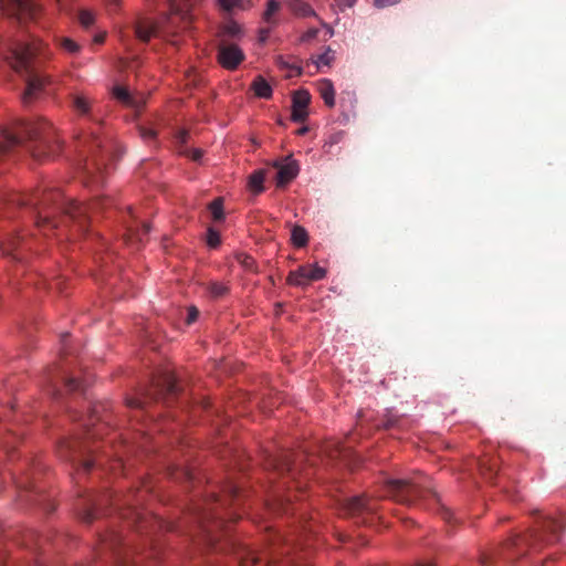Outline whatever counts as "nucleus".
<instances>
[{"label":"nucleus","mask_w":566,"mask_h":566,"mask_svg":"<svg viewBox=\"0 0 566 566\" xmlns=\"http://www.w3.org/2000/svg\"><path fill=\"white\" fill-rule=\"evenodd\" d=\"M9 201L11 205L30 207L35 226L42 230L59 229V216L61 221H73L82 232L87 229L90 218L94 217L108 202L106 198H98L90 205H80L73 200H65L56 189L35 190L32 193H13Z\"/></svg>","instance_id":"obj_1"},{"label":"nucleus","mask_w":566,"mask_h":566,"mask_svg":"<svg viewBox=\"0 0 566 566\" xmlns=\"http://www.w3.org/2000/svg\"><path fill=\"white\" fill-rule=\"evenodd\" d=\"M27 143L34 157L54 155L59 147L54 128L44 119L20 120L0 129V156Z\"/></svg>","instance_id":"obj_2"},{"label":"nucleus","mask_w":566,"mask_h":566,"mask_svg":"<svg viewBox=\"0 0 566 566\" xmlns=\"http://www.w3.org/2000/svg\"><path fill=\"white\" fill-rule=\"evenodd\" d=\"M303 461L304 455H296L294 459L290 452H283V454L269 460L270 468L282 479L274 491L272 502H270L271 509L277 513H294L296 510L293 504V493L291 491L285 493V490L289 483H294L297 492L303 490L304 483L301 482L298 476L303 475L304 479H308L311 475L308 470L303 472Z\"/></svg>","instance_id":"obj_3"},{"label":"nucleus","mask_w":566,"mask_h":566,"mask_svg":"<svg viewBox=\"0 0 566 566\" xmlns=\"http://www.w3.org/2000/svg\"><path fill=\"white\" fill-rule=\"evenodd\" d=\"M72 105L75 112L80 116H87L94 127L83 128L76 136L78 146L87 148L91 153V157L86 159L83 167L84 172L90 182H99L102 179V171L105 166L103 159H98L95 156V149L103 147V140L98 135L101 126L99 119L92 114V102L85 94H74L72 96Z\"/></svg>","instance_id":"obj_4"},{"label":"nucleus","mask_w":566,"mask_h":566,"mask_svg":"<svg viewBox=\"0 0 566 566\" xmlns=\"http://www.w3.org/2000/svg\"><path fill=\"white\" fill-rule=\"evenodd\" d=\"M387 497L396 500L403 505H417L422 500L432 499L438 505L441 516L451 522L453 513L447 506L440 503L438 494L434 492L431 480L428 475L416 474L408 479L388 480L385 486Z\"/></svg>","instance_id":"obj_5"},{"label":"nucleus","mask_w":566,"mask_h":566,"mask_svg":"<svg viewBox=\"0 0 566 566\" xmlns=\"http://www.w3.org/2000/svg\"><path fill=\"white\" fill-rule=\"evenodd\" d=\"M39 51L40 46L36 43L14 42L9 45V53L6 55L12 67L24 75L25 91L22 94V102L25 105L39 97L48 83V77L33 67V60Z\"/></svg>","instance_id":"obj_6"},{"label":"nucleus","mask_w":566,"mask_h":566,"mask_svg":"<svg viewBox=\"0 0 566 566\" xmlns=\"http://www.w3.org/2000/svg\"><path fill=\"white\" fill-rule=\"evenodd\" d=\"M565 527L566 516H564V514H558L557 516H542L531 532L512 537L507 546L509 548H516L517 554L538 552L543 546L559 541Z\"/></svg>","instance_id":"obj_7"},{"label":"nucleus","mask_w":566,"mask_h":566,"mask_svg":"<svg viewBox=\"0 0 566 566\" xmlns=\"http://www.w3.org/2000/svg\"><path fill=\"white\" fill-rule=\"evenodd\" d=\"M59 453L83 472H90L97 463L95 459L91 458L92 449L88 447L87 440L77 439V437L63 440L59 444Z\"/></svg>","instance_id":"obj_8"},{"label":"nucleus","mask_w":566,"mask_h":566,"mask_svg":"<svg viewBox=\"0 0 566 566\" xmlns=\"http://www.w3.org/2000/svg\"><path fill=\"white\" fill-rule=\"evenodd\" d=\"M179 385L174 375H166L160 381L156 382L151 392H148L144 398H128L127 406L135 409H145L147 402L153 399H158L160 396L177 395Z\"/></svg>","instance_id":"obj_9"},{"label":"nucleus","mask_w":566,"mask_h":566,"mask_svg":"<svg viewBox=\"0 0 566 566\" xmlns=\"http://www.w3.org/2000/svg\"><path fill=\"white\" fill-rule=\"evenodd\" d=\"M247 55L238 44L229 42L227 39H221L217 46V62L223 66L224 70L235 71L239 65L243 63Z\"/></svg>","instance_id":"obj_10"},{"label":"nucleus","mask_w":566,"mask_h":566,"mask_svg":"<svg viewBox=\"0 0 566 566\" xmlns=\"http://www.w3.org/2000/svg\"><path fill=\"white\" fill-rule=\"evenodd\" d=\"M0 9L18 18H34L39 10L35 0H0Z\"/></svg>","instance_id":"obj_11"},{"label":"nucleus","mask_w":566,"mask_h":566,"mask_svg":"<svg viewBox=\"0 0 566 566\" xmlns=\"http://www.w3.org/2000/svg\"><path fill=\"white\" fill-rule=\"evenodd\" d=\"M167 4L169 13L167 15L168 24L176 25L180 22V28L186 29L191 24V15L189 8L186 4H181L180 0H164Z\"/></svg>","instance_id":"obj_12"},{"label":"nucleus","mask_w":566,"mask_h":566,"mask_svg":"<svg viewBox=\"0 0 566 566\" xmlns=\"http://www.w3.org/2000/svg\"><path fill=\"white\" fill-rule=\"evenodd\" d=\"M29 241L23 237L11 235L8 239L1 241L0 250L3 255H10L14 260H22L23 250L28 248Z\"/></svg>","instance_id":"obj_13"},{"label":"nucleus","mask_w":566,"mask_h":566,"mask_svg":"<svg viewBox=\"0 0 566 566\" xmlns=\"http://www.w3.org/2000/svg\"><path fill=\"white\" fill-rule=\"evenodd\" d=\"M275 167L277 168V175H276V185L277 187H283L285 184L290 182V180H293L296 178L300 166L297 161H294V159H286L285 163H275Z\"/></svg>","instance_id":"obj_14"},{"label":"nucleus","mask_w":566,"mask_h":566,"mask_svg":"<svg viewBox=\"0 0 566 566\" xmlns=\"http://www.w3.org/2000/svg\"><path fill=\"white\" fill-rule=\"evenodd\" d=\"M113 96L116 97L118 102H122L127 106L142 107L145 105V99H143V97L134 96V94H132L129 90L125 88V86H114Z\"/></svg>","instance_id":"obj_15"},{"label":"nucleus","mask_w":566,"mask_h":566,"mask_svg":"<svg viewBox=\"0 0 566 566\" xmlns=\"http://www.w3.org/2000/svg\"><path fill=\"white\" fill-rule=\"evenodd\" d=\"M344 507L348 514L358 515L365 511H373V506L365 496H354L346 500Z\"/></svg>","instance_id":"obj_16"},{"label":"nucleus","mask_w":566,"mask_h":566,"mask_svg":"<svg viewBox=\"0 0 566 566\" xmlns=\"http://www.w3.org/2000/svg\"><path fill=\"white\" fill-rule=\"evenodd\" d=\"M240 489L235 483L229 482L226 484L223 489V495L216 496V494L212 495V502L219 503L220 505L224 506L228 502H234V500H238L240 496Z\"/></svg>","instance_id":"obj_17"},{"label":"nucleus","mask_w":566,"mask_h":566,"mask_svg":"<svg viewBox=\"0 0 566 566\" xmlns=\"http://www.w3.org/2000/svg\"><path fill=\"white\" fill-rule=\"evenodd\" d=\"M142 502L139 493H129L124 500L123 505H128L129 509L123 513L124 517H128L132 514L135 522L142 521V513L137 511L138 503Z\"/></svg>","instance_id":"obj_18"},{"label":"nucleus","mask_w":566,"mask_h":566,"mask_svg":"<svg viewBox=\"0 0 566 566\" xmlns=\"http://www.w3.org/2000/svg\"><path fill=\"white\" fill-rule=\"evenodd\" d=\"M157 33V27L151 21L143 20L135 25L136 36L147 43Z\"/></svg>","instance_id":"obj_19"},{"label":"nucleus","mask_w":566,"mask_h":566,"mask_svg":"<svg viewBox=\"0 0 566 566\" xmlns=\"http://www.w3.org/2000/svg\"><path fill=\"white\" fill-rule=\"evenodd\" d=\"M150 224L149 223H140V228L137 224L127 226L126 240L129 242L144 241V238L149 233Z\"/></svg>","instance_id":"obj_20"},{"label":"nucleus","mask_w":566,"mask_h":566,"mask_svg":"<svg viewBox=\"0 0 566 566\" xmlns=\"http://www.w3.org/2000/svg\"><path fill=\"white\" fill-rule=\"evenodd\" d=\"M251 88L254 91L258 97L270 98L273 94L272 86L262 77V75H258L256 78L252 82Z\"/></svg>","instance_id":"obj_21"},{"label":"nucleus","mask_w":566,"mask_h":566,"mask_svg":"<svg viewBox=\"0 0 566 566\" xmlns=\"http://www.w3.org/2000/svg\"><path fill=\"white\" fill-rule=\"evenodd\" d=\"M54 42L57 48L71 55H76V53H80L81 51V44L75 42V40L70 39V36L57 35L55 36Z\"/></svg>","instance_id":"obj_22"},{"label":"nucleus","mask_w":566,"mask_h":566,"mask_svg":"<svg viewBox=\"0 0 566 566\" xmlns=\"http://www.w3.org/2000/svg\"><path fill=\"white\" fill-rule=\"evenodd\" d=\"M318 91L327 106L335 105V90L332 82L328 81V78H324L322 82L318 83Z\"/></svg>","instance_id":"obj_23"},{"label":"nucleus","mask_w":566,"mask_h":566,"mask_svg":"<svg viewBox=\"0 0 566 566\" xmlns=\"http://www.w3.org/2000/svg\"><path fill=\"white\" fill-rule=\"evenodd\" d=\"M280 7L281 4L276 0L268 1V7L263 13V21L266 22L270 25V28H273V25H275L276 22H279L277 12L280 10Z\"/></svg>","instance_id":"obj_24"},{"label":"nucleus","mask_w":566,"mask_h":566,"mask_svg":"<svg viewBox=\"0 0 566 566\" xmlns=\"http://www.w3.org/2000/svg\"><path fill=\"white\" fill-rule=\"evenodd\" d=\"M265 171L255 170L249 176L248 186L254 193H262L264 190Z\"/></svg>","instance_id":"obj_25"},{"label":"nucleus","mask_w":566,"mask_h":566,"mask_svg":"<svg viewBox=\"0 0 566 566\" xmlns=\"http://www.w3.org/2000/svg\"><path fill=\"white\" fill-rule=\"evenodd\" d=\"M289 6L292 12L300 17H313L315 14L311 4L304 0H290Z\"/></svg>","instance_id":"obj_26"},{"label":"nucleus","mask_w":566,"mask_h":566,"mask_svg":"<svg viewBox=\"0 0 566 566\" xmlns=\"http://www.w3.org/2000/svg\"><path fill=\"white\" fill-rule=\"evenodd\" d=\"M287 282L291 284H296V286H303V284H307V266H300L295 271H292L287 276Z\"/></svg>","instance_id":"obj_27"},{"label":"nucleus","mask_w":566,"mask_h":566,"mask_svg":"<svg viewBox=\"0 0 566 566\" xmlns=\"http://www.w3.org/2000/svg\"><path fill=\"white\" fill-rule=\"evenodd\" d=\"M221 35L228 40V38H240L243 35V31L240 24L237 23V21H228L223 25V29L221 31Z\"/></svg>","instance_id":"obj_28"},{"label":"nucleus","mask_w":566,"mask_h":566,"mask_svg":"<svg viewBox=\"0 0 566 566\" xmlns=\"http://www.w3.org/2000/svg\"><path fill=\"white\" fill-rule=\"evenodd\" d=\"M292 241L298 248L306 245L308 241V233L306 229L302 228V226H294L292 230Z\"/></svg>","instance_id":"obj_29"},{"label":"nucleus","mask_w":566,"mask_h":566,"mask_svg":"<svg viewBox=\"0 0 566 566\" xmlns=\"http://www.w3.org/2000/svg\"><path fill=\"white\" fill-rule=\"evenodd\" d=\"M311 102V94L306 90L295 91L293 95V104L295 107H300L301 109H307V106Z\"/></svg>","instance_id":"obj_30"},{"label":"nucleus","mask_w":566,"mask_h":566,"mask_svg":"<svg viewBox=\"0 0 566 566\" xmlns=\"http://www.w3.org/2000/svg\"><path fill=\"white\" fill-rule=\"evenodd\" d=\"M209 210L214 221L224 220V205L222 198H216L210 205Z\"/></svg>","instance_id":"obj_31"},{"label":"nucleus","mask_w":566,"mask_h":566,"mask_svg":"<svg viewBox=\"0 0 566 566\" xmlns=\"http://www.w3.org/2000/svg\"><path fill=\"white\" fill-rule=\"evenodd\" d=\"M18 436L11 431H8L3 437H0V448L3 452L10 453V451L15 448Z\"/></svg>","instance_id":"obj_32"},{"label":"nucleus","mask_w":566,"mask_h":566,"mask_svg":"<svg viewBox=\"0 0 566 566\" xmlns=\"http://www.w3.org/2000/svg\"><path fill=\"white\" fill-rule=\"evenodd\" d=\"M276 64L282 70H287L289 75H300L302 72V69L300 65H296V63H290L286 59L283 57V55H279L276 59Z\"/></svg>","instance_id":"obj_33"},{"label":"nucleus","mask_w":566,"mask_h":566,"mask_svg":"<svg viewBox=\"0 0 566 566\" xmlns=\"http://www.w3.org/2000/svg\"><path fill=\"white\" fill-rule=\"evenodd\" d=\"M218 3L227 12L235 9H247V0H218Z\"/></svg>","instance_id":"obj_34"},{"label":"nucleus","mask_w":566,"mask_h":566,"mask_svg":"<svg viewBox=\"0 0 566 566\" xmlns=\"http://www.w3.org/2000/svg\"><path fill=\"white\" fill-rule=\"evenodd\" d=\"M208 290L212 297H223V295H226L227 292H229L228 286L221 282H210L208 284Z\"/></svg>","instance_id":"obj_35"},{"label":"nucleus","mask_w":566,"mask_h":566,"mask_svg":"<svg viewBox=\"0 0 566 566\" xmlns=\"http://www.w3.org/2000/svg\"><path fill=\"white\" fill-rule=\"evenodd\" d=\"M326 274V270L322 266L317 265H308L307 266V283L314 282V280L324 279Z\"/></svg>","instance_id":"obj_36"},{"label":"nucleus","mask_w":566,"mask_h":566,"mask_svg":"<svg viewBox=\"0 0 566 566\" xmlns=\"http://www.w3.org/2000/svg\"><path fill=\"white\" fill-rule=\"evenodd\" d=\"M334 59V51L329 50V48L322 52V54H318L315 59V62L317 66H329Z\"/></svg>","instance_id":"obj_37"},{"label":"nucleus","mask_w":566,"mask_h":566,"mask_svg":"<svg viewBox=\"0 0 566 566\" xmlns=\"http://www.w3.org/2000/svg\"><path fill=\"white\" fill-rule=\"evenodd\" d=\"M137 130H138L142 139H144L145 142L156 140L158 133L156 130H154V128L145 127V125H139Z\"/></svg>","instance_id":"obj_38"},{"label":"nucleus","mask_w":566,"mask_h":566,"mask_svg":"<svg viewBox=\"0 0 566 566\" xmlns=\"http://www.w3.org/2000/svg\"><path fill=\"white\" fill-rule=\"evenodd\" d=\"M245 556H240L242 566H251L261 563V556L254 552H244Z\"/></svg>","instance_id":"obj_39"},{"label":"nucleus","mask_w":566,"mask_h":566,"mask_svg":"<svg viewBox=\"0 0 566 566\" xmlns=\"http://www.w3.org/2000/svg\"><path fill=\"white\" fill-rule=\"evenodd\" d=\"M64 385L70 391L83 390L84 388V381L74 377H65Z\"/></svg>","instance_id":"obj_40"},{"label":"nucleus","mask_w":566,"mask_h":566,"mask_svg":"<svg viewBox=\"0 0 566 566\" xmlns=\"http://www.w3.org/2000/svg\"><path fill=\"white\" fill-rule=\"evenodd\" d=\"M207 242L210 248H218L221 242V237L218 231L213 228H209L207 231Z\"/></svg>","instance_id":"obj_41"},{"label":"nucleus","mask_w":566,"mask_h":566,"mask_svg":"<svg viewBox=\"0 0 566 566\" xmlns=\"http://www.w3.org/2000/svg\"><path fill=\"white\" fill-rule=\"evenodd\" d=\"M188 137H189V133L188 130H180L177 133L176 135V139H177V143H178V150L181 155H188L186 149H185V145L188 140Z\"/></svg>","instance_id":"obj_42"},{"label":"nucleus","mask_w":566,"mask_h":566,"mask_svg":"<svg viewBox=\"0 0 566 566\" xmlns=\"http://www.w3.org/2000/svg\"><path fill=\"white\" fill-rule=\"evenodd\" d=\"M78 21L85 28H90V25H92L93 22H95V17L90 11H81L78 14Z\"/></svg>","instance_id":"obj_43"},{"label":"nucleus","mask_w":566,"mask_h":566,"mask_svg":"<svg viewBox=\"0 0 566 566\" xmlns=\"http://www.w3.org/2000/svg\"><path fill=\"white\" fill-rule=\"evenodd\" d=\"M208 518H214L217 524L218 525H221V518H220V514L217 512V510L214 509V506H209L208 510H206L202 515H201V520L202 521H208Z\"/></svg>","instance_id":"obj_44"},{"label":"nucleus","mask_w":566,"mask_h":566,"mask_svg":"<svg viewBox=\"0 0 566 566\" xmlns=\"http://www.w3.org/2000/svg\"><path fill=\"white\" fill-rule=\"evenodd\" d=\"M307 116H308L307 109L295 108V106L293 104L292 120L304 122V120H306Z\"/></svg>","instance_id":"obj_45"},{"label":"nucleus","mask_w":566,"mask_h":566,"mask_svg":"<svg viewBox=\"0 0 566 566\" xmlns=\"http://www.w3.org/2000/svg\"><path fill=\"white\" fill-rule=\"evenodd\" d=\"M479 464H480L481 471H483L484 474H489L490 479H491V476L494 475V473L496 471V463L489 464V467H488L485 460H481L479 462Z\"/></svg>","instance_id":"obj_46"},{"label":"nucleus","mask_w":566,"mask_h":566,"mask_svg":"<svg viewBox=\"0 0 566 566\" xmlns=\"http://www.w3.org/2000/svg\"><path fill=\"white\" fill-rule=\"evenodd\" d=\"M11 475H12V480L17 488H19L20 490H29L30 483H29L28 478H19L18 479L15 476V474H11Z\"/></svg>","instance_id":"obj_47"},{"label":"nucleus","mask_w":566,"mask_h":566,"mask_svg":"<svg viewBox=\"0 0 566 566\" xmlns=\"http://www.w3.org/2000/svg\"><path fill=\"white\" fill-rule=\"evenodd\" d=\"M198 315H199V311H198L197 306H190L187 311L186 323L189 325L193 324V322H196V319L198 318Z\"/></svg>","instance_id":"obj_48"},{"label":"nucleus","mask_w":566,"mask_h":566,"mask_svg":"<svg viewBox=\"0 0 566 566\" xmlns=\"http://www.w3.org/2000/svg\"><path fill=\"white\" fill-rule=\"evenodd\" d=\"M270 541L273 546L287 545L285 537L280 535V533H272L270 536Z\"/></svg>","instance_id":"obj_49"},{"label":"nucleus","mask_w":566,"mask_h":566,"mask_svg":"<svg viewBox=\"0 0 566 566\" xmlns=\"http://www.w3.org/2000/svg\"><path fill=\"white\" fill-rule=\"evenodd\" d=\"M91 505H92V510H87L84 515V518L86 522H92L93 518H95V516H96L97 502L91 501Z\"/></svg>","instance_id":"obj_50"},{"label":"nucleus","mask_w":566,"mask_h":566,"mask_svg":"<svg viewBox=\"0 0 566 566\" xmlns=\"http://www.w3.org/2000/svg\"><path fill=\"white\" fill-rule=\"evenodd\" d=\"M237 259L239 260L240 263H242L243 266L245 268H252L253 264H254V260L251 258V255H247V254H239L237 256Z\"/></svg>","instance_id":"obj_51"},{"label":"nucleus","mask_w":566,"mask_h":566,"mask_svg":"<svg viewBox=\"0 0 566 566\" xmlns=\"http://www.w3.org/2000/svg\"><path fill=\"white\" fill-rule=\"evenodd\" d=\"M271 27L270 24H268L266 28H261L260 31H259V42L260 43H265L266 40H269L270 38V33H271Z\"/></svg>","instance_id":"obj_52"},{"label":"nucleus","mask_w":566,"mask_h":566,"mask_svg":"<svg viewBox=\"0 0 566 566\" xmlns=\"http://www.w3.org/2000/svg\"><path fill=\"white\" fill-rule=\"evenodd\" d=\"M189 156L192 160H196V163H199L200 159L203 157V151L200 150V148H195L192 151H190Z\"/></svg>","instance_id":"obj_53"},{"label":"nucleus","mask_w":566,"mask_h":566,"mask_svg":"<svg viewBox=\"0 0 566 566\" xmlns=\"http://www.w3.org/2000/svg\"><path fill=\"white\" fill-rule=\"evenodd\" d=\"M397 2H399V0H374V4L377 7L392 6V3Z\"/></svg>","instance_id":"obj_54"},{"label":"nucleus","mask_w":566,"mask_h":566,"mask_svg":"<svg viewBox=\"0 0 566 566\" xmlns=\"http://www.w3.org/2000/svg\"><path fill=\"white\" fill-rule=\"evenodd\" d=\"M481 564L486 565V566H492L493 565V556L486 555V553H484L483 555H481Z\"/></svg>","instance_id":"obj_55"},{"label":"nucleus","mask_w":566,"mask_h":566,"mask_svg":"<svg viewBox=\"0 0 566 566\" xmlns=\"http://www.w3.org/2000/svg\"><path fill=\"white\" fill-rule=\"evenodd\" d=\"M356 0H336L337 4L340 7H352L354 6Z\"/></svg>","instance_id":"obj_56"},{"label":"nucleus","mask_w":566,"mask_h":566,"mask_svg":"<svg viewBox=\"0 0 566 566\" xmlns=\"http://www.w3.org/2000/svg\"><path fill=\"white\" fill-rule=\"evenodd\" d=\"M556 556H549L547 559H544L541 566H553V564L556 563Z\"/></svg>","instance_id":"obj_57"},{"label":"nucleus","mask_w":566,"mask_h":566,"mask_svg":"<svg viewBox=\"0 0 566 566\" xmlns=\"http://www.w3.org/2000/svg\"><path fill=\"white\" fill-rule=\"evenodd\" d=\"M111 501L113 503V505H116V506H122V502L119 501V499H116L114 496H111Z\"/></svg>","instance_id":"obj_58"},{"label":"nucleus","mask_w":566,"mask_h":566,"mask_svg":"<svg viewBox=\"0 0 566 566\" xmlns=\"http://www.w3.org/2000/svg\"><path fill=\"white\" fill-rule=\"evenodd\" d=\"M104 40H105V35H96L95 36L96 43H103Z\"/></svg>","instance_id":"obj_59"},{"label":"nucleus","mask_w":566,"mask_h":566,"mask_svg":"<svg viewBox=\"0 0 566 566\" xmlns=\"http://www.w3.org/2000/svg\"><path fill=\"white\" fill-rule=\"evenodd\" d=\"M306 132H308L307 127H302L297 129V134H305Z\"/></svg>","instance_id":"obj_60"},{"label":"nucleus","mask_w":566,"mask_h":566,"mask_svg":"<svg viewBox=\"0 0 566 566\" xmlns=\"http://www.w3.org/2000/svg\"><path fill=\"white\" fill-rule=\"evenodd\" d=\"M316 35V31H311L307 33V36H315Z\"/></svg>","instance_id":"obj_61"},{"label":"nucleus","mask_w":566,"mask_h":566,"mask_svg":"<svg viewBox=\"0 0 566 566\" xmlns=\"http://www.w3.org/2000/svg\"><path fill=\"white\" fill-rule=\"evenodd\" d=\"M416 566H432L431 564H422V563H419V564H416Z\"/></svg>","instance_id":"obj_62"},{"label":"nucleus","mask_w":566,"mask_h":566,"mask_svg":"<svg viewBox=\"0 0 566 566\" xmlns=\"http://www.w3.org/2000/svg\"><path fill=\"white\" fill-rule=\"evenodd\" d=\"M92 434H93V433L91 432V430H90V429H87V430H86V436H87V437H92Z\"/></svg>","instance_id":"obj_63"},{"label":"nucleus","mask_w":566,"mask_h":566,"mask_svg":"<svg viewBox=\"0 0 566 566\" xmlns=\"http://www.w3.org/2000/svg\"><path fill=\"white\" fill-rule=\"evenodd\" d=\"M280 553L281 554H287V553H290V551H281Z\"/></svg>","instance_id":"obj_64"}]
</instances>
